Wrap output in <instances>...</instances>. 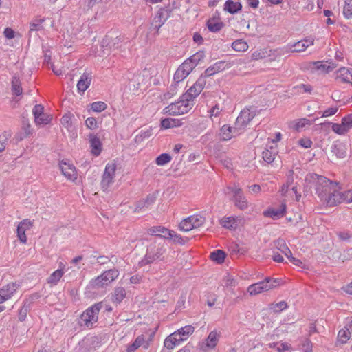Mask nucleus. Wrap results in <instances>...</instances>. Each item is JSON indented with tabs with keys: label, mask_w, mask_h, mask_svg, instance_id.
<instances>
[{
	"label": "nucleus",
	"mask_w": 352,
	"mask_h": 352,
	"mask_svg": "<svg viewBox=\"0 0 352 352\" xmlns=\"http://www.w3.org/2000/svg\"><path fill=\"white\" fill-rule=\"evenodd\" d=\"M227 190H228L227 193L231 192L232 194V201L237 208L240 210H245L248 208V201L239 186L234 184L233 186L228 187Z\"/></svg>",
	"instance_id": "nucleus-5"
},
{
	"label": "nucleus",
	"mask_w": 352,
	"mask_h": 352,
	"mask_svg": "<svg viewBox=\"0 0 352 352\" xmlns=\"http://www.w3.org/2000/svg\"><path fill=\"white\" fill-rule=\"evenodd\" d=\"M44 108L41 104H36L33 109L35 122L37 124H47L50 122L52 117L44 113Z\"/></svg>",
	"instance_id": "nucleus-11"
},
{
	"label": "nucleus",
	"mask_w": 352,
	"mask_h": 352,
	"mask_svg": "<svg viewBox=\"0 0 352 352\" xmlns=\"http://www.w3.org/2000/svg\"><path fill=\"white\" fill-rule=\"evenodd\" d=\"M64 274L63 269L54 271L47 278V283L51 285H56Z\"/></svg>",
	"instance_id": "nucleus-34"
},
{
	"label": "nucleus",
	"mask_w": 352,
	"mask_h": 352,
	"mask_svg": "<svg viewBox=\"0 0 352 352\" xmlns=\"http://www.w3.org/2000/svg\"><path fill=\"white\" fill-rule=\"evenodd\" d=\"M116 168V163L114 161L111 162L106 165L100 182V185L103 190H107L110 185L114 182Z\"/></svg>",
	"instance_id": "nucleus-7"
},
{
	"label": "nucleus",
	"mask_w": 352,
	"mask_h": 352,
	"mask_svg": "<svg viewBox=\"0 0 352 352\" xmlns=\"http://www.w3.org/2000/svg\"><path fill=\"white\" fill-rule=\"evenodd\" d=\"M336 79L341 82L352 84V70L346 67L340 68L337 72Z\"/></svg>",
	"instance_id": "nucleus-23"
},
{
	"label": "nucleus",
	"mask_w": 352,
	"mask_h": 352,
	"mask_svg": "<svg viewBox=\"0 0 352 352\" xmlns=\"http://www.w3.org/2000/svg\"><path fill=\"white\" fill-rule=\"evenodd\" d=\"M60 168L63 175L67 179L74 182L77 179V171L73 164L62 161L60 164Z\"/></svg>",
	"instance_id": "nucleus-14"
},
{
	"label": "nucleus",
	"mask_w": 352,
	"mask_h": 352,
	"mask_svg": "<svg viewBox=\"0 0 352 352\" xmlns=\"http://www.w3.org/2000/svg\"><path fill=\"white\" fill-rule=\"evenodd\" d=\"M141 346H142L145 349H148L150 346L149 342L145 341L144 336L143 335L138 336L134 342L131 344L129 345L126 349V352H135Z\"/></svg>",
	"instance_id": "nucleus-19"
},
{
	"label": "nucleus",
	"mask_w": 352,
	"mask_h": 352,
	"mask_svg": "<svg viewBox=\"0 0 352 352\" xmlns=\"http://www.w3.org/2000/svg\"><path fill=\"white\" fill-rule=\"evenodd\" d=\"M85 124L89 129H95L97 128V121L96 118L89 117L85 120Z\"/></svg>",
	"instance_id": "nucleus-61"
},
{
	"label": "nucleus",
	"mask_w": 352,
	"mask_h": 352,
	"mask_svg": "<svg viewBox=\"0 0 352 352\" xmlns=\"http://www.w3.org/2000/svg\"><path fill=\"white\" fill-rule=\"evenodd\" d=\"M101 308L102 302H98L88 308L81 314L80 318L84 322L85 325L87 327H91L94 323L97 322L98 316Z\"/></svg>",
	"instance_id": "nucleus-6"
},
{
	"label": "nucleus",
	"mask_w": 352,
	"mask_h": 352,
	"mask_svg": "<svg viewBox=\"0 0 352 352\" xmlns=\"http://www.w3.org/2000/svg\"><path fill=\"white\" fill-rule=\"evenodd\" d=\"M181 124L180 120L173 118H164L161 121V127L163 129L173 128Z\"/></svg>",
	"instance_id": "nucleus-35"
},
{
	"label": "nucleus",
	"mask_w": 352,
	"mask_h": 352,
	"mask_svg": "<svg viewBox=\"0 0 352 352\" xmlns=\"http://www.w3.org/2000/svg\"><path fill=\"white\" fill-rule=\"evenodd\" d=\"M242 133L243 132L239 130L235 124L234 126L225 124L220 129V135L221 137V140L223 141L230 140L232 138H235Z\"/></svg>",
	"instance_id": "nucleus-12"
},
{
	"label": "nucleus",
	"mask_w": 352,
	"mask_h": 352,
	"mask_svg": "<svg viewBox=\"0 0 352 352\" xmlns=\"http://www.w3.org/2000/svg\"><path fill=\"white\" fill-rule=\"evenodd\" d=\"M171 156L167 153H163L159 155L155 160V162L159 166H163L171 161Z\"/></svg>",
	"instance_id": "nucleus-48"
},
{
	"label": "nucleus",
	"mask_w": 352,
	"mask_h": 352,
	"mask_svg": "<svg viewBox=\"0 0 352 352\" xmlns=\"http://www.w3.org/2000/svg\"><path fill=\"white\" fill-rule=\"evenodd\" d=\"M207 26L210 31L217 32L221 30L223 24L222 22L217 21L214 19H209L207 22Z\"/></svg>",
	"instance_id": "nucleus-41"
},
{
	"label": "nucleus",
	"mask_w": 352,
	"mask_h": 352,
	"mask_svg": "<svg viewBox=\"0 0 352 352\" xmlns=\"http://www.w3.org/2000/svg\"><path fill=\"white\" fill-rule=\"evenodd\" d=\"M289 178H288V181L287 182L286 184H284L283 186H282V188H281V192L283 195H285L286 192H287L288 191V189H289V186L290 185L291 183L293 182V174H294V171L292 170H290L289 171Z\"/></svg>",
	"instance_id": "nucleus-58"
},
{
	"label": "nucleus",
	"mask_w": 352,
	"mask_h": 352,
	"mask_svg": "<svg viewBox=\"0 0 352 352\" xmlns=\"http://www.w3.org/2000/svg\"><path fill=\"white\" fill-rule=\"evenodd\" d=\"M119 276L118 270L113 268L104 271L100 275L95 278H93L89 285L92 289L103 288L110 285Z\"/></svg>",
	"instance_id": "nucleus-2"
},
{
	"label": "nucleus",
	"mask_w": 352,
	"mask_h": 352,
	"mask_svg": "<svg viewBox=\"0 0 352 352\" xmlns=\"http://www.w3.org/2000/svg\"><path fill=\"white\" fill-rule=\"evenodd\" d=\"M294 89H296L298 93L311 94L313 91V87L309 84H300L294 87Z\"/></svg>",
	"instance_id": "nucleus-46"
},
{
	"label": "nucleus",
	"mask_w": 352,
	"mask_h": 352,
	"mask_svg": "<svg viewBox=\"0 0 352 352\" xmlns=\"http://www.w3.org/2000/svg\"><path fill=\"white\" fill-rule=\"evenodd\" d=\"M161 256V253L157 252L156 253H147L144 258L139 262V266L142 267L146 265L153 263L155 260L159 259Z\"/></svg>",
	"instance_id": "nucleus-27"
},
{
	"label": "nucleus",
	"mask_w": 352,
	"mask_h": 352,
	"mask_svg": "<svg viewBox=\"0 0 352 352\" xmlns=\"http://www.w3.org/2000/svg\"><path fill=\"white\" fill-rule=\"evenodd\" d=\"M191 220V223L193 226L194 229L198 228L202 226L205 221L206 219L203 216L200 214H195L189 217V220Z\"/></svg>",
	"instance_id": "nucleus-38"
},
{
	"label": "nucleus",
	"mask_w": 352,
	"mask_h": 352,
	"mask_svg": "<svg viewBox=\"0 0 352 352\" xmlns=\"http://www.w3.org/2000/svg\"><path fill=\"white\" fill-rule=\"evenodd\" d=\"M19 285L16 283H10L0 289V303L10 299L17 290Z\"/></svg>",
	"instance_id": "nucleus-15"
},
{
	"label": "nucleus",
	"mask_w": 352,
	"mask_h": 352,
	"mask_svg": "<svg viewBox=\"0 0 352 352\" xmlns=\"http://www.w3.org/2000/svg\"><path fill=\"white\" fill-rule=\"evenodd\" d=\"M45 21V19L44 17H36L30 24V32L43 30L44 26L43 23Z\"/></svg>",
	"instance_id": "nucleus-32"
},
{
	"label": "nucleus",
	"mask_w": 352,
	"mask_h": 352,
	"mask_svg": "<svg viewBox=\"0 0 352 352\" xmlns=\"http://www.w3.org/2000/svg\"><path fill=\"white\" fill-rule=\"evenodd\" d=\"M340 199L338 201V204L342 202L351 203L352 202V190L341 192L340 191Z\"/></svg>",
	"instance_id": "nucleus-44"
},
{
	"label": "nucleus",
	"mask_w": 352,
	"mask_h": 352,
	"mask_svg": "<svg viewBox=\"0 0 352 352\" xmlns=\"http://www.w3.org/2000/svg\"><path fill=\"white\" fill-rule=\"evenodd\" d=\"M191 224H192L191 220L190 219L189 220V217H188L183 219L180 222V223L179 225V228L182 231L188 232V231H190L192 229H194L193 226Z\"/></svg>",
	"instance_id": "nucleus-45"
},
{
	"label": "nucleus",
	"mask_w": 352,
	"mask_h": 352,
	"mask_svg": "<svg viewBox=\"0 0 352 352\" xmlns=\"http://www.w3.org/2000/svg\"><path fill=\"white\" fill-rule=\"evenodd\" d=\"M276 248L280 250L283 254H284L286 256H291V250L288 248L286 242L283 239H278L274 241Z\"/></svg>",
	"instance_id": "nucleus-33"
},
{
	"label": "nucleus",
	"mask_w": 352,
	"mask_h": 352,
	"mask_svg": "<svg viewBox=\"0 0 352 352\" xmlns=\"http://www.w3.org/2000/svg\"><path fill=\"white\" fill-rule=\"evenodd\" d=\"M107 107V105L101 101L94 102L91 104V108L94 112H102L105 110Z\"/></svg>",
	"instance_id": "nucleus-52"
},
{
	"label": "nucleus",
	"mask_w": 352,
	"mask_h": 352,
	"mask_svg": "<svg viewBox=\"0 0 352 352\" xmlns=\"http://www.w3.org/2000/svg\"><path fill=\"white\" fill-rule=\"evenodd\" d=\"M195 67L196 65L188 58L179 67L189 74Z\"/></svg>",
	"instance_id": "nucleus-47"
},
{
	"label": "nucleus",
	"mask_w": 352,
	"mask_h": 352,
	"mask_svg": "<svg viewBox=\"0 0 352 352\" xmlns=\"http://www.w3.org/2000/svg\"><path fill=\"white\" fill-rule=\"evenodd\" d=\"M126 290L124 287H118L115 288L114 292L112 294V301L113 302L120 303L126 297Z\"/></svg>",
	"instance_id": "nucleus-31"
},
{
	"label": "nucleus",
	"mask_w": 352,
	"mask_h": 352,
	"mask_svg": "<svg viewBox=\"0 0 352 352\" xmlns=\"http://www.w3.org/2000/svg\"><path fill=\"white\" fill-rule=\"evenodd\" d=\"M311 64L314 66V67L317 70H320V71L324 72L325 73H328V72L332 71L336 67L333 64L332 65H327V64H323L320 61L313 62V63H311Z\"/></svg>",
	"instance_id": "nucleus-40"
},
{
	"label": "nucleus",
	"mask_w": 352,
	"mask_h": 352,
	"mask_svg": "<svg viewBox=\"0 0 352 352\" xmlns=\"http://www.w3.org/2000/svg\"><path fill=\"white\" fill-rule=\"evenodd\" d=\"M195 328L192 325H186L177 331L184 340H186L193 332Z\"/></svg>",
	"instance_id": "nucleus-39"
},
{
	"label": "nucleus",
	"mask_w": 352,
	"mask_h": 352,
	"mask_svg": "<svg viewBox=\"0 0 352 352\" xmlns=\"http://www.w3.org/2000/svg\"><path fill=\"white\" fill-rule=\"evenodd\" d=\"M226 258V253L221 250H217L210 254V258L216 261L217 263H222L224 262Z\"/></svg>",
	"instance_id": "nucleus-42"
},
{
	"label": "nucleus",
	"mask_w": 352,
	"mask_h": 352,
	"mask_svg": "<svg viewBox=\"0 0 352 352\" xmlns=\"http://www.w3.org/2000/svg\"><path fill=\"white\" fill-rule=\"evenodd\" d=\"M204 54L202 52H199L189 58V59L197 65L200 60L204 59Z\"/></svg>",
	"instance_id": "nucleus-59"
},
{
	"label": "nucleus",
	"mask_w": 352,
	"mask_h": 352,
	"mask_svg": "<svg viewBox=\"0 0 352 352\" xmlns=\"http://www.w3.org/2000/svg\"><path fill=\"white\" fill-rule=\"evenodd\" d=\"M342 125L348 132L352 128V114H349L342 119Z\"/></svg>",
	"instance_id": "nucleus-54"
},
{
	"label": "nucleus",
	"mask_w": 352,
	"mask_h": 352,
	"mask_svg": "<svg viewBox=\"0 0 352 352\" xmlns=\"http://www.w3.org/2000/svg\"><path fill=\"white\" fill-rule=\"evenodd\" d=\"M254 117V113L253 112H252L249 109H244L241 111L234 124L238 127V129H239V130L243 132L245 128Z\"/></svg>",
	"instance_id": "nucleus-10"
},
{
	"label": "nucleus",
	"mask_w": 352,
	"mask_h": 352,
	"mask_svg": "<svg viewBox=\"0 0 352 352\" xmlns=\"http://www.w3.org/2000/svg\"><path fill=\"white\" fill-rule=\"evenodd\" d=\"M32 226V223L29 219H24L19 224L17 228V236L21 243H25L27 242L25 232L29 230Z\"/></svg>",
	"instance_id": "nucleus-18"
},
{
	"label": "nucleus",
	"mask_w": 352,
	"mask_h": 352,
	"mask_svg": "<svg viewBox=\"0 0 352 352\" xmlns=\"http://www.w3.org/2000/svg\"><path fill=\"white\" fill-rule=\"evenodd\" d=\"M182 341H184L183 338H182L178 332L175 331L165 339L164 346L168 349H173Z\"/></svg>",
	"instance_id": "nucleus-20"
},
{
	"label": "nucleus",
	"mask_w": 352,
	"mask_h": 352,
	"mask_svg": "<svg viewBox=\"0 0 352 352\" xmlns=\"http://www.w3.org/2000/svg\"><path fill=\"white\" fill-rule=\"evenodd\" d=\"M11 83L13 93L16 96H20L22 94V87L19 78L18 76H14L12 78Z\"/></svg>",
	"instance_id": "nucleus-37"
},
{
	"label": "nucleus",
	"mask_w": 352,
	"mask_h": 352,
	"mask_svg": "<svg viewBox=\"0 0 352 352\" xmlns=\"http://www.w3.org/2000/svg\"><path fill=\"white\" fill-rule=\"evenodd\" d=\"M279 283L280 280L267 277L263 281L250 285L247 291L250 295L255 296L276 287Z\"/></svg>",
	"instance_id": "nucleus-4"
},
{
	"label": "nucleus",
	"mask_w": 352,
	"mask_h": 352,
	"mask_svg": "<svg viewBox=\"0 0 352 352\" xmlns=\"http://www.w3.org/2000/svg\"><path fill=\"white\" fill-rule=\"evenodd\" d=\"M91 152L94 156H98L102 151V143L100 139L94 134L89 135Z\"/></svg>",
	"instance_id": "nucleus-21"
},
{
	"label": "nucleus",
	"mask_w": 352,
	"mask_h": 352,
	"mask_svg": "<svg viewBox=\"0 0 352 352\" xmlns=\"http://www.w3.org/2000/svg\"><path fill=\"white\" fill-rule=\"evenodd\" d=\"M314 38L312 36H309L303 40L295 43L290 48V52L292 53L304 52L309 46L314 44Z\"/></svg>",
	"instance_id": "nucleus-17"
},
{
	"label": "nucleus",
	"mask_w": 352,
	"mask_h": 352,
	"mask_svg": "<svg viewBox=\"0 0 352 352\" xmlns=\"http://www.w3.org/2000/svg\"><path fill=\"white\" fill-rule=\"evenodd\" d=\"M221 112V109L219 108L218 104L212 107L209 111L210 118L212 119L213 117H218Z\"/></svg>",
	"instance_id": "nucleus-62"
},
{
	"label": "nucleus",
	"mask_w": 352,
	"mask_h": 352,
	"mask_svg": "<svg viewBox=\"0 0 352 352\" xmlns=\"http://www.w3.org/2000/svg\"><path fill=\"white\" fill-rule=\"evenodd\" d=\"M242 8V6L240 2L234 1L232 0H228L224 5V10L230 12V14H234L240 11Z\"/></svg>",
	"instance_id": "nucleus-28"
},
{
	"label": "nucleus",
	"mask_w": 352,
	"mask_h": 352,
	"mask_svg": "<svg viewBox=\"0 0 352 352\" xmlns=\"http://www.w3.org/2000/svg\"><path fill=\"white\" fill-rule=\"evenodd\" d=\"M149 233L152 235L167 238L170 235V230L163 226H153L149 229Z\"/></svg>",
	"instance_id": "nucleus-26"
},
{
	"label": "nucleus",
	"mask_w": 352,
	"mask_h": 352,
	"mask_svg": "<svg viewBox=\"0 0 352 352\" xmlns=\"http://www.w3.org/2000/svg\"><path fill=\"white\" fill-rule=\"evenodd\" d=\"M329 125L331 124L332 130L333 132L338 135H344L347 133L346 130L344 128L342 124L328 122Z\"/></svg>",
	"instance_id": "nucleus-53"
},
{
	"label": "nucleus",
	"mask_w": 352,
	"mask_h": 352,
	"mask_svg": "<svg viewBox=\"0 0 352 352\" xmlns=\"http://www.w3.org/2000/svg\"><path fill=\"white\" fill-rule=\"evenodd\" d=\"M232 47L236 52H243L248 50L249 46L245 41L239 39L232 43Z\"/></svg>",
	"instance_id": "nucleus-36"
},
{
	"label": "nucleus",
	"mask_w": 352,
	"mask_h": 352,
	"mask_svg": "<svg viewBox=\"0 0 352 352\" xmlns=\"http://www.w3.org/2000/svg\"><path fill=\"white\" fill-rule=\"evenodd\" d=\"M305 182V192H309L311 188L314 186L316 194L324 204L329 207L338 205V201L340 199V195L336 183L324 176L315 173L307 174Z\"/></svg>",
	"instance_id": "nucleus-1"
},
{
	"label": "nucleus",
	"mask_w": 352,
	"mask_h": 352,
	"mask_svg": "<svg viewBox=\"0 0 352 352\" xmlns=\"http://www.w3.org/2000/svg\"><path fill=\"white\" fill-rule=\"evenodd\" d=\"M189 101L188 99L183 98L182 96L179 101L172 102L166 107L164 112L173 116L186 113L193 107V104Z\"/></svg>",
	"instance_id": "nucleus-3"
},
{
	"label": "nucleus",
	"mask_w": 352,
	"mask_h": 352,
	"mask_svg": "<svg viewBox=\"0 0 352 352\" xmlns=\"http://www.w3.org/2000/svg\"><path fill=\"white\" fill-rule=\"evenodd\" d=\"M206 85V80L201 76L182 96L183 98L189 100L195 104L194 100L202 91Z\"/></svg>",
	"instance_id": "nucleus-8"
},
{
	"label": "nucleus",
	"mask_w": 352,
	"mask_h": 352,
	"mask_svg": "<svg viewBox=\"0 0 352 352\" xmlns=\"http://www.w3.org/2000/svg\"><path fill=\"white\" fill-rule=\"evenodd\" d=\"M223 281L226 287H234L236 285V279L229 274L224 277Z\"/></svg>",
	"instance_id": "nucleus-60"
},
{
	"label": "nucleus",
	"mask_w": 352,
	"mask_h": 352,
	"mask_svg": "<svg viewBox=\"0 0 352 352\" xmlns=\"http://www.w3.org/2000/svg\"><path fill=\"white\" fill-rule=\"evenodd\" d=\"M309 124H311L309 120H308L307 118H301V119H298V120L292 121L289 124V129L299 131L302 128H304L306 125H309Z\"/></svg>",
	"instance_id": "nucleus-29"
},
{
	"label": "nucleus",
	"mask_w": 352,
	"mask_h": 352,
	"mask_svg": "<svg viewBox=\"0 0 352 352\" xmlns=\"http://www.w3.org/2000/svg\"><path fill=\"white\" fill-rule=\"evenodd\" d=\"M351 333L347 331L346 328V329H341L338 332V338L342 343H346L349 340Z\"/></svg>",
	"instance_id": "nucleus-49"
},
{
	"label": "nucleus",
	"mask_w": 352,
	"mask_h": 352,
	"mask_svg": "<svg viewBox=\"0 0 352 352\" xmlns=\"http://www.w3.org/2000/svg\"><path fill=\"white\" fill-rule=\"evenodd\" d=\"M343 14L347 19L352 16V0H345Z\"/></svg>",
	"instance_id": "nucleus-51"
},
{
	"label": "nucleus",
	"mask_w": 352,
	"mask_h": 352,
	"mask_svg": "<svg viewBox=\"0 0 352 352\" xmlns=\"http://www.w3.org/2000/svg\"><path fill=\"white\" fill-rule=\"evenodd\" d=\"M286 206L282 204L279 208H270L263 212L265 217H271L274 219H278L283 217L285 214Z\"/></svg>",
	"instance_id": "nucleus-22"
},
{
	"label": "nucleus",
	"mask_w": 352,
	"mask_h": 352,
	"mask_svg": "<svg viewBox=\"0 0 352 352\" xmlns=\"http://www.w3.org/2000/svg\"><path fill=\"white\" fill-rule=\"evenodd\" d=\"M287 304L285 301H280L278 303L272 304L271 308L276 312H279L287 308Z\"/></svg>",
	"instance_id": "nucleus-57"
},
{
	"label": "nucleus",
	"mask_w": 352,
	"mask_h": 352,
	"mask_svg": "<svg viewBox=\"0 0 352 352\" xmlns=\"http://www.w3.org/2000/svg\"><path fill=\"white\" fill-rule=\"evenodd\" d=\"M170 11L165 8H160L153 19V25L157 30V33L159 32L160 28L165 23L167 19L170 17Z\"/></svg>",
	"instance_id": "nucleus-13"
},
{
	"label": "nucleus",
	"mask_w": 352,
	"mask_h": 352,
	"mask_svg": "<svg viewBox=\"0 0 352 352\" xmlns=\"http://www.w3.org/2000/svg\"><path fill=\"white\" fill-rule=\"evenodd\" d=\"M230 67V63H227L225 61H218L213 64L212 65L208 67L204 72V76H201L203 78H206L211 76L221 71L225 70L226 68H229Z\"/></svg>",
	"instance_id": "nucleus-16"
},
{
	"label": "nucleus",
	"mask_w": 352,
	"mask_h": 352,
	"mask_svg": "<svg viewBox=\"0 0 352 352\" xmlns=\"http://www.w3.org/2000/svg\"><path fill=\"white\" fill-rule=\"evenodd\" d=\"M62 125L67 129L72 126V115L70 113L65 114L60 120Z\"/></svg>",
	"instance_id": "nucleus-56"
},
{
	"label": "nucleus",
	"mask_w": 352,
	"mask_h": 352,
	"mask_svg": "<svg viewBox=\"0 0 352 352\" xmlns=\"http://www.w3.org/2000/svg\"><path fill=\"white\" fill-rule=\"evenodd\" d=\"M267 56H270V54H268L266 49H259L252 54L251 58L254 60H259L266 58Z\"/></svg>",
	"instance_id": "nucleus-43"
},
{
	"label": "nucleus",
	"mask_w": 352,
	"mask_h": 352,
	"mask_svg": "<svg viewBox=\"0 0 352 352\" xmlns=\"http://www.w3.org/2000/svg\"><path fill=\"white\" fill-rule=\"evenodd\" d=\"M298 143L301 146L305 148H309L312 145V142L308 138H302L299 140Z\"/></svg>",
	"instance_id": "nucleus-64"
},
{
	"label": "nucleus",
	"mask_w": 352,
	"mask_h": 352,
	"mask_svg": "<svg viewBox=\"0 0 352 352\" xmlns=\"http://www.w3.org/2000/svg\"><path fill=\"white\" fill-rule=\"evenodd\" d=\"M91 81L90 74L84 73L77 83V88L79 92L84 93L89 87Z\"/></svg>",
	"instance_id": "nucleus-24"
},
{
	"label": "nucleus",
	"mask_w": 352,
	"mask_h": 352,
	"mask_svg": "<svg viewBox=\"0 0 352 352\" xmlns=\"http://www.w3.org/2000/svg\"><path fill=\"white\" fill-rule=\"evenodd\" d=\"M188 75V74L186 73V72L178 67L174 74V82L178 84L179 82L182 81Z\"/></svg>",
	"instance_id": "nucleus-50"
},
{
	"label": "nucleus",
	"mask_w": 352,
	"mask_h": 352,
	"mask_svg": "<svg viewBox=\"0 0 352 352\" xmlns=\"http://www.w3.org/2000/svg\"><path fill=\"white\" fill-rule=\"evenodd\" d=\"M277 153V145H275V146H271L270 149L267 148L263 152V159L267 163L270 164L274 160Z\"/></svg>",
	"instance_id": "nucleus-25"
},
{
	"label": "nucleus",
	"mask_w": 352,
	"mask_h": 352,
	"mask_svg": "<svg viewBox=\"0 0 352 352\" xmlns=\"http://www.w3.org/2000/svg\"><path fill=\"white\" fill-rule=\"evenodd\" d=\"M244 223V219L240 216L224 217L219 220V224L224 228L234 230Z\"/></svg>",
	"instance_id": "nucleus-9"
},
{
	"label": "nucleus",
	"mask_w": 352,
	"mask_h": 352,
	"mask_svg": "<svg viewBox=\"0 0 352 352\" xmlns=\"http://www.w3.org/2000/svg\"><path fill=\"white\" fill-rule=\"evenodd\" d=\"M293 349L290 344L287 342L280 343V346H277L276 351L278 352H285L286 351H292Z\"/></svg>",
	"instance_id": "nucleus-63"
},
{
	"label": "nucleus",
	"mask_w": 352,
	"mask_h": 352,
	"mask_svg": "<svg viewBox=\"0 0 352 352\" xmlns=\"http://www.w3.org/2000/svg\"><path fill=\"white\" fill-rule=\"evenodd\" d=\"M312 346L311 342L309 339H305L298 349L302 352H312Z\"/></svg>",
	"instance_id": "nucleus-55"
},
{
	"label": "nucleus",
	"mask_w": 352,
	"mask_h": 352,
	"mask_svg": "<svg viewBox=\"0 0 352 352\" xmlns=\"http://www.w3.org/2000/svg\"><path fill=\"white\" fill-rule=\"evenodd\" d=\"M220 338V333L217 331H212L208 338L206 339V345L210 348H214L218 343Z\"/></svg>",
	"instance_id": "nucleus-30"
}]
</instances>
